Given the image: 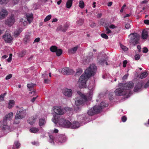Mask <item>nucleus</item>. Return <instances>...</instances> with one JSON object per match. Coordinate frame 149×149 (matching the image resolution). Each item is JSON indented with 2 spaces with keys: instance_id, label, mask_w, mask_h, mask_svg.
I'll return each mask as SVG.
<instances>
[{
  "instance_id": "nucleus-1",
  "label": "nucleus",
  "mask_w": 149,
  "mask_h": 149,
  "mask_svg": "<svg viewBox=\"0 0 149 149\" xmlns=\"http://www.w3.org/2000/svg\"><path fill=\"white\" fill-rule=\"evenodd\" d=\"M94 88V84H90L88 86L89 92L86 95H85L80 92L78 91L77 93L79 95V96L77 97L75 99V105L78 106L82 104L84 102L91 100L92 97L93 91Z\"/></svg>"
},
{
  "instance_id": "nucleus-2",
  "label": "nucleus",
  "mask_w": 149,
  "mask_h": 149,
  "mask_svg": "<svg viewBox=\"0 0 149 149\" xmlns=\"http://www.w3.org/2000/svg\"><path fill=\"white\" fill-rule=\"evenodd\" d=\"M52 120L55 124L58 123L60 125L65 127L76 129L80 126V124L77 121L74 122L72 124L68 120L63 118H60L58 120V117L56 115L54 116L53 118L52 119Z\"/></svg>"
},
{
  "instance_id": "nucleus-3",
  "label": "nucleus",
  "mask_w": 149,
  "mask_h": 149,
  "mask_svg": "<svg viewBox=\"0 0 149 149\" xmlns=\"http://www.w3.org/2000/svg\"><path fill=\"white\" fill-rule=\"evenodd\" d=\"M13 116V113L12 112L6 114L4 117L3 121H0V127H2L3 130L8 129L9 127L8 125L7 122L12 120Z\"/></svg>"
},
{
  "instance_id": "nucleus-4",
  "label": "nucleus",
  "mask_w": 149,
  "mask_h": 149,
  "mask_svg": "<svg viewBox=\"0 0 149 149\" xmlns=\"http://www.w3.org/2000/svg\"><path fill=\"white\" fill-rule=\"evenodd\" d=\"M119 86L120 87H123L125 91H127V94H128L127 97H129L130 95H129L131 92L130 89L132 88L134 86V84L132 81H129L125 83H120L119 84Z\"/></svg>"
},
{
  "instance_id": "nucleus-5",
  "label": "nucleus",
  "mask_w": 149,
  "mask_h": 149,
  "mask_svg": "<svg viewBox=\"0 0 149 149\" xmlns=\"http://www.w3.org/2000/svg\"><path fill=\"white\" fill-rule=\"evenodd\" d=\"M89 77L85 74H82L80 77L78 83V86L81 88H86V81Z\"/></svg>"
},
{
  "instance_id": "nucleus-6",
  "label": "nucleus",
  "mask_w": 149,
  "mask_h": 149,
  "mask_svg": "<svg viewBox=\"0 0 149 149\" xmlns=\"http://www.w3.org/2000/svg\"><path fill=\"white\" fill-rule=\"evenodd\" d=\"M96 66L94 64L90 65L89 67L85 71V74L89 77L95 74L96 70Z\"/></svg>"
},
{
  "instance_id": "nucleus-7",
  "label": "nucleus",
  "mask_w": 149,
  "mask_h": 149,
  "mask_svg": "<svg viewBox=\"0 0 149 149\" xmlns=\"http://www.w3.org/2000/svg\"><path fill=\"white\" fill-rule=\"evenodd\" d=\"M130 37V42L133 45H135L138 43L139 39V36L136 33H132L129 36Z\"/></svg>"
},
{
  "instance_id": "nucleus-8",
  "label": "nucleus",
  "mask_w": 149,
  "mask_h": 149,
  "mask_svg": "<svg viewBox=\"0 0 149 149\" xmlns=\"http://www.w3.org/2000/svg\"><path fill=\"white\" fill-rule=\"evenodd\" d=\"M26 114V110L23 108H21L18 109L15 116L17 118H18L19 119H22L24 118Z\"/></svg>"
},
{
  "instance_id": "nucleus-9",
  "label": "nucleus",
  "mask_w": 149,
  "mask_h": 149,
  "mask_svg": "<svg viewBox=\"0 0 149 149\" xmlns=\"http://www.w3.org/2000/svg\"><path fill=\"white\" fill-rule=\"evenodd\" d=\"M101 107H100L96 106L90 109L87 112L88 114L90 116H92L95 113H98L101 111Z\"/></svg>"
},
{
  "instance_id": "nucleus-10",
  "label": "nucleus",
  "mask_w": 149,
  "mask_h": 149,
  "mask_svg": "<svg viewBox=\"0 0 149 149\" xmlns=\"http://www.w3.org/2000/svg\"><path fill=\"white\" fill-rule=\"evenodd\" d=\"M26 17L27 18H23L20 20V22L22 23V25L25 26L27 24V21H28L29 23H30L33 20V18L32 14L27 15Z\"/></svg>"
},
{
  "instance_id": "nucleus-11",
  "label": "nucleus",
  "mask_w": 149,
  "mask_h": 149,
  "mask_svg": "<svg viewBox=\"0 0 149 149\" xmlns=\"http://www.w3.org/2000/svg\"><path fill=\"white\" fill-rule=\"evenodd\" d=\"M2 38L6 43H12L13 42V38L9 33L6 32L3 35Z\"/></svg>"
},
{
  "instance_id": "nucleus-12",
  "label": "nucleus",
  "mask_w": 149,
  "mask_h": 149,
  "mask_svg": "<svg viewBox=\"0 0 149 149\" xmlns=\"http://www.w3.org/2000/svg\"><path fill=\"white\" fill-rule=\"evenodd\" d=\"M117 88L115 91L114 92L116 95L121 96L127 94V91H125L123 87H120Z\"/></svg>"
},
{
  "instance_id": "nucleus-13",
  "label": "nucleus",
  "mask_w": 149,
  "mask_h": 149,
  "mask_svg": "<svg viewBox=\"0 0 149 149\" xmlns=\"http://www.w3.org/2000/svg\"><path fill=\"white\" fill-rule=\"evenodd\" d=\"M15 22L14 15H12L5 21V24L9 26H12Z\"/></svg>"
},
{
  "instance_id": "nucleus-14",
  "label": "nucleus",
  "mask_w": 149,
  "mask_h": 149,
  "mask_svg": "<svg viewBox=\"0 0 149 149\" xmlns=\"http://www.w3.org/2000/svg\"><path fill=\"white\" fill-rule=\"evenodd\" d=\"M53 110L54 112L56 114L59 115H62L64 113L63 109L60 106H55L52 108V111Z\"/></svg>"
},
{
  "instance_id": "nucleus-15",
  "label": "nucleus",
  "mask_w": 149,
  "mask_h": 149,
  "mask_svg": "<svg viewBox=\"0 0 149 149\" xmlns=\"http://www.w3.org/2000/svg\"><path fill=\"white\" fill-rule=\"evenodd\" d=\"M144 84L143 82H140L136 84L135 85L134 91L136 92L141 91L143 88Z\"/></svg>"
},
{
  "instance_id": "nucleus-16",
  "label": "nucleus",
  "mask_w": 149,
  "mask_h": 149,
  "mask_svg": "<svg viewBox=\"0 0 149 149\" xmlns=\"http://www.w3.org/2000/svg\"><path fill=\"white\" fill-rule=\"evenodd\" d=\"M61 73L64 75H68L73 74L74 71L73 69L66 67L62 69Z\"/></svg>"
},
{
  "instance_id": "nucleus-17",
  "label": "nucleus",
  "mask_w": 149,
  "mask_h": 149,
  "mask_svg": "<svg viewBox=\"0 0 149 149\" xmlns=\"http://www.w3.org/2000/svg\"><path fill=\"white\" fill-rule=\"evenodd\" d=\"M62 93L65 96L70 97L72 95V92L71 89L65 88L63 89Z\"/></svg>"
},
{
  "instance_id": "nucleus-18",
  "label": "nucleus",
  "mask_w": 149,
  "mask_h": 149,
  "mask_svg": "<svg viewBox=\"0 0 149 149\" xmlns=\"http://www.w3.org/2000/svg\"><path fill=\"white\" fill-rule=\"evenodd\" d=\"M8 12L5 9H2L0 11V19H4L8 15Z\"/></svg>"
},
{
  "instance_id": "nucleus-19",
  "label": "nucleus",
  "mask_w": 149,
  "mask_h": 149,
  "mask_svg": "<svg viewBox=\"0 0 149 149\" xmlns=\"http://www.w3.org/2000/svg\"><path fill=\"white\" fill-rule=\"evenodd\" d=\"M69 26V24L68 23L66 24L63 26H60L57 27L56 31H61L63 32H65L66 31Z\"/></svg>"
},
{
  "instance_id": "nucleus-20",
  "label": "nucleus",
  "mask_w": 149,
  "mask_h": 149,
  "mask_svg": "<svg viewBox=\"0 0 149 149\" xmlns=\"http://www.w3.org/2000/svg\"><path fill=\"white\" fill-rule=\"evenodd\" d=\"M100 57L98 56L97 58V63L101 65H104L105 63L107 65H108L105 57L102 56L101 58Z\"/></svg>"
},
{
  "instance_id": "nucleus-21",
  "label": "nucleus",
  "mask_w": 149,
  "mask_h": 149,
  "mask_svg": "<svg viewBox=\"0 0 149 149\" xmlns=\"http://www.w3.org/2000/svg\"><path fill=\"white\" fill-rule=\"evenodd\" d=\"M148 36L149 37V29L148 31L144 30L142 32V38L143 39H146Z\"/></svg>"
},
{
  "instance_id": "nucleus-22",
  "label": "nucleus",
  "mask_w": 149,
  "mask_h": 149,
  "mask_svg": "<svg viewBox=\"0 0 149 149\" xmlns=\"http://www.w3.org/2000/svg\"><path fill=\"white\" fill-rule=\"evenodd\" d=\"M57 139L58 141L61 143L65 142L66 139V137L65 136L62 135L58 136Z\"/></svg>"
},
{
  "instance_id": "nucleus-23",
  "label": "nucleus",
  "mask_w": 149,
  "mask_h": 149,
  "mask_svg": "<svg viewBox=\"0 0 149 149\" xmlns=\"http://www.w3.org/2000/svg\"><path fill=\"white\" fill-rule=\"evenodd\" d=\"M22 30L23 29L22 28H20L15 30L13 33L14 36L15 38L17 37Z\"/></svg>"
},
{
  "instance_id": "nucleus-24",
  "label": "nucleus",
  "mask_w": 149,
  "mask_h": 149,
  "mask_svg": "<svg viewBox=\"0 0 149 149\" xmlns=\"http://www.w3.org/2000/svg\"><path fill=\"white\" fill-rule=\"evenodd\" d=\"M36 118L32 117L28 120V123L31 125H33L35 122Z\"/></svg>"
},
{
  "instance_id": "nucleus-25",
  "label": "nucleus",
  "mask_w": 149,
  "mask_h": 149,
  "mask_svg": "<svg viewBox=\"0 0 149 149\" xmlns=\"http://www.w3.org/2000/svg\"><path fill=\"white\" fill-rule=\"evenodd\" d=\"M78 47V46H76L72 48L69 49L68 50L69 52L71 54L75 53Z\"/></svg>"
},
{
  "instance_id": "nucleus-26",
  "label": "nucleus",
  "mask_w": 149,
  "mask_h": 149,
  "mask_svg": "<svg viewBox=\"0 0 149 149\" xmlns=\"http://www.w3.org/2000/svg\"><path fill=\"white\" fill-rule=\"evenodd\" d=\"M74 0H68L67 1L66 5V7L68 8H70L72 6V2Z\"/></svg>"
},
{
  "instance_id": "nucleus-27",
  "label": "nucleus",
  "mask_w": 149,
  "mask_h": 149,
  "mask_svg": "<svg viewBox=\"0 0 149 149\" xmlns=\"http://www.w3.org/2000/svg\"><path fill=\"white\" fill-rule=\"evenodd\" d=\"M46 121L45 119L41 118L39 119V124L40 127L44 125L46 123Z\"/></svg>"
},
{
  "instance_id": "nucleus-28",
  "label": "nucleus",
  "mask_w": 149,
  "mask_h": 149,
  "mask_svg": "<svg viewBox=\"0 0 149 149\" xmlns=\"http://www.w3.org/2000/svg\"><path fill=\"white\" fill-rule=\"evenodd\" d=\"M14 105V101L13 100H10L8 104V108L9 109L12 108Z\"/></svg>"
},
{
  "instance_id": "nucleus-29",
  "label": "nucleus",
  "mask_w": 149,
  "mask_h": 149,
  "mask_svg": "<svg viewBox=\"0 0 149 149\" xmlns=\"http://www.w3.org/2000/svg\"><path fill=\"white\" fill-rule=\"evenodd\" d=\"M39 130L38 128L33 127L30 129V131L32 133H36L38 132Z\"/></svg>"
},
{
  "instance_id": "nucleus-30",
  "label": "nucleus",
  "mask_w": 149,
  "mask_h": 149,
  "mask_svg": "<svg viewBox=\"0 0 149 149\" xmlns=\"http://www.w3.org/2000/svg\"><path fill=\"white\" fill-rule=\"evenodd\" d=\"M20 146V144L18 142V141L15 142L14 144L13 147V149H15L19 147Z\"/></svg>"
},
{
  "instance_id": "nucleus-31",
  "label": "nucleus",
  "mask_w": 149,
  "mask_h": 149,
  "mask_svg": "<svg viewBox=\"0 0 149 149\" xmlns=\"http://www.w3.org/2000/svg\"><path fill=\"white\" fill-rule=\"evenodd\" d=\"M79 6L81 8H84L85 6L83 0H80L79 1Z\"/></svg>"
},
{
  "instance_id": "nucleus-32",
  "label": "nucleus",
  "mask_w": 149,
  "mask_h": 149,
  "mask_svg": "<svg viewBox=\"0 0 149 149\" xmlns=\"http://www.w3.org/2000/svg\"><path fill=\"white\" fill-rule=\"evenodd\" d=\"M98 106L99 107H101V110L104 107H107V104L106 103H104V102H102L100 104V106Z\"/></svg>"
},
{
  "instance_id": "nucleus-33",
  "label": "nucleus",
  "mask_w": 149,
  "mask_h": 149,
  "mask_svg": "<svg viewBox=\"0 0 149 149\" xmlns=\"http://www.w3.org/2000/svg\"><path fill=\"white\" fill-rule=\"evenodd\" d=\"M84 22V19H80L77 21V23L78 26H81L83 24Z\"/></svg>"
},
{
  "instance_id": "nucleus-34",
  "label": "nucleus",
  "mask_w": 149,
  "mask_h": 149,
  "mask_svg": "<svg viewBox=\"0 0 149 149\" xmlns=\"http://www.w3.org/2000/svg\"><path fill=\"white\" fill-rule=\"evenodd\" d=\"M57 49V47L55 46H53L51 47L50 48L51 51L53 52H55Z\"/></svg>"
},
{
  "instance_id": "nucleus-35",
  "label": "nucleus",
  "mask_w": 149,
  "mask_h": 149,
  "mask_svg": "<svg viewBox=\"0 0 149 149\" xmlns=\"http://www.w3.org/2000/svg\"><path fill=\"white\" fill-rule=\"evenodd\" d=\"M147 75V73L146 72L142 73L140 75V78L141 79L145 77Z\"/></svg>"
},
{
  "instance_id": "nucleus-36",
  "label": "nucleus",
  "mask_w": 149,
  "mask_h": 149,
  "mask_svg": "<svg viewBox=\"0 0 149 149\" xmlns=\"http://www.w3.org/2000/svg\"><path fill=\"white\" fill-rule=\"evenodd\" d=\"M56 52V54L57 56H60L62 53V51L60 49H57L55 52Z\"/></svg>"
},
{
  "instance_id": "nucleus-37",
  "label": "nucleus",
  "mask_w": 149,
  "mask_h": 149,
  "mask_svg": "<svg viewBox=\"0 0 149 149\" xmlns=\"http://www.w3.org/2000/svg\"><path fill=\"white\" fill-rule=\"evenodd\" d=\"M19 119V118H17L16 116H15V118L14 122V123L15 124H19L20 122Z\"/></svg>"
},
{
  "instance_id": "nucleus-38",
  "label": "nucleus",
  "mask_w": 149,
  "mask_h": 149,
  "mask_svg": "<svg viewBox=\"0 0 149 149\" xmlns=\"http://www.w3.org/2000/svg\"><path fill=\"white\" fill-rule=\"evenodd\" d=\"M35 84H33L32 83L28 84L27 85V87L30 89H31L35 86Z\"/></svg>"
},
{
  "instance_id": "nucleus-39",
  "label": "nucleus",
  "mask_w": 149,
  "mask_h": 149,
  "mask_svg": "<svg viewBox=\"0 0 149 149\" xmlns=\"http://www.w3.org/2000/svg\"><path fill=\"white\" fill-rule=\"evenodd\" d=\"M9 0H0V4H6L8 2Z\"/></svg>"
},
{
  "instance_id": "nucleus-40",
  "label": "nucleus",
  "mask_w": 149,
  "mask_h": 149,
  "mask_svg": "<svg viewBox=\"0 0 149 149\" xmlns=\"http://www.w3.org/2000/svg\"><path fill=\"white\" fill-rule=\"evenodd\" d=\"M26 53V51H22L20 52L19 54V57H22Z\"/></svg>"
},
{
  "instance_id": "nucleus-41",
  "label": "nucleus",
  "mask_w": 149,
  "mask_h": 149,
  "mask_svg": "<svg viewBox=\"0 0 149 149\" xmlns=\"http://www.w3.org/2000/svg\"><path fill=\"white\" fill-rule=\"evenodd\" d=\"M82 72V70L80 68L78 69L77 70L76 72V74L77 75H79Z\"/></svg>"
},
{
  "instance_id": "nucleus-42",
  "label": "nucleus",
  "mask_w": 149,
  "mask_h": 149,
  "mask_svg": "<svg viewBox=\"0 0 149 149\" xmlns=\"http://www.w3.org/2000/svg\"><path fill=\"white\" fill-rule=\"evenodd\" d=\"M52 16L51 15H49L47 16L44 19V21L46 22L49 20L51 18Z\"/></svg>"
},
{
  "instance_id": "nucleus-43",
  "label": "nucleus",
  "mask_w": 149,
  "mask_h": 149,
  "mask_svg": "<svg viewBox=\"0 0 149 149\" xmlns=\"http://www.w3.org/2000/svg\"><path fill=\"white\" fill-rule=\"evenodd\" d=\"M30 37L26 35L24 39V41L26 42H27L30 40Z\"/></svg>"
},
{
  "instance_id": "nucleus-44",
  "label": "nucleus",
  "mask_w": 149,
  "mask_h": 149,
  "mask_svg": "<svg viewBox=\"0 0 149 149\" xmlns=\"http://www.w3.org/2000/svg\"><path fill=\"white\" fill-rule=\"evenodd\" d=\"M6 95V93H4L0 95V101L4 100V98Z\"/></svg>"
},
{
  "instance_id": "nucleus-45",
  "label": "nucleus",
  "mask_w": 149,
  "mask_h": 149,
  "mask_svg": "<svg viewBox=\"0 0 149 149\" xmlns=\"http://www.w3.org/2000/svg\"><path fill=\"white\" fill-rule=\"evenodd\" d=\"M120 47L122 49H123L124 51H127L128 50V48L124 46L123 45H120Z\"/></svg>"
},
{
  "instance_id": "nucleus-46",
  "label": "nucleus",
  "mask_w": 149,
  "mask_h": 149,
  "mask_svg": "<svg viewBox=\"0 0 149 149\" xmlns=\"http://www.w3.org/2000/svg\"><path fill=\"white\" fill-rule=\"evenodd\" d=\"M140 56L139 54H136L134 56L135 59L136 60H138L139 59Z\"/></svg>"
},
{
  "instance_id": "nucleus-47",
  "label": "nucleus",
  "mask_w": 149,
  "mask_h": 149,
  "mask_svg": "<svg viewBox=\"0 0 149 149\" xmlns=\"http://www.w3.org/2000/svg\"><path fill=\"white\" fill-rule=\"evenodd\" d=\"M101 36L102 38L105 39H108V36L106 34L104 33L102 34H101Z\"/></svg>"
},
{
  "instance_id": "nucleus-48",
  "label": "nucleus",
  "mask_w": 149,
  "mask_h": 149,
  "mask_svg": "<svg viewBox=\"0 0 149 149\" xmlns=\"http://www.w3.org/2000/svg\"><path fill=\"white\" fill-rule=\"evenodd\" d=\"M90 54L92 56L91 57L90 56L87 57L88 59H86L87 62H88L91 59V58H92V56H93V54L91 52L90 53Z\"/></svg>"
},
{
  "instance_id": "nucleus-49",
  "label": "nucleus",
  "mask_w": 149,
  "mask_h": 149,
  "mask_svg": "<svg viewBox=\"0 0 149 149\" xmlns=\"http://www.w3.org/2000/svg\"><path fill=\"white\" fill-rule=\"evenodd\" d=\"M12 75L11 74H8V75H7L6 76V78H5L6 79L8 80V79H10L12 77Z\"/></svg>"
},
{
  "instance_id": "nucleus-50",
  "label": "nucleus",
  "mask_w": 149,
  "mask_h": 149,
  "mask_svg": "<svg viewBox=\"0 0 149 149\" xmlns=\"http://www.w3.org/2000/svg\"><path fill=\"white\" fill-rule=\"evenodd\" d=\"M128 76H129V74H125L123 77L122 79L123 80H125L127 79L128 77Z\"/></svg>"
},
{
  "instance_id": "nucleus-51",
  "label": "nucleus",
  "mask_w": 149,
  "mask_h": 149,
  "mask_svg": "<svg viewBox=\"0 0 149 149\" xmlns=\"http://www.w3.org/2000/svg\"><path fill=\"white\" fill-rule=\"evenodd\" d=\"M32 144L35 146H38L39 145V143L38 141H34L32 142Z\"/></svg>"
},
{
  "instance_id": "nucleus-52",
  "label": "nucleus",
  "mask_w": 149,
  "mask_h": 149,
  "mask_svg": "<svg viewBox=\"0 0 149 149\" xmlns=\"http://www.w3.org/2000/svg\"><path fill=\"white\" fill-rule=\"evenodd\" d=\"M130 25L128 23L126 24L125 25V28L127 29H128L130 27Z\"/></svg>"
},
{
  "instance_id": "nucleus-53",
  "label": "nucleus",
  "mask_w": 149,
  "mask_h": 149,
  "mask_svg": "<svg viewBox=\"0 0 149 149\" xmlns=\"http://www.w3.org/2000/svg\"><path fill=\"white\" fill-rule=\"evenodd\" d=\"M106 33L107 34H109L111 33V31L108 28H106Z\"/></svg>"
},
{
  "instance_id": "nucleus-54",
  "label": "nucleus",
  "mask_w": 149,
  "mask_h": 149,
  "mask_svg": "<svg viewBox=\"0 0 149 149\" xmlns=\"http://www.w3.org/2000/svg\"><path fill=\"white\" fill-rule=\"evenodd\" d=\"M121 120L123 122H125L127 120V118L125 116H123L121 118Z\"/></svg>"
},
{
  "instance_id": "nucleus-55",
  "label": "nucleus",
  "mask_w": 149,
  "mask_h": 149,
  "mask_svg": "<svg viewBox=\"0 0 149 149\" xmlns=\"http://www.w3.org/2000/svg\"><path fill=\"white\" fill-rule=\"evenodd\" d=\"M149 86V80H148L144 86V88H147Z\"/></svg>"
},
{
  "instance_id": "nucleus-56",
  "label": "nucleus",
  "mask_w": 149,
  "mask_h": 149,
  "mask_svg": "<svg viewBox=\"0 0 149 149\" xmlns=\"http://www.w3.org/2000/svg\"><path fill=\"white\" fill-rule=\"evenodd\" d=\"M49 82V80L47 79H45L44 80V82L45 84H48Z\"/></svg>"
},
{
  "instance_id": "nucleus-57",
  "label": "nucleus",
  "mask_w": 149,
  "mask_h": 149,
  "mask_svg": "<svg viewBox=\"0 0 149 149\" xmlns=\"http://www.w3.org/2000/svg\"><path fill=\"white\" fill-rule=\"evenodd\" d=\"M148 49L147 48L144 47L143 49V53H146L148 52Z\"/></svg>"
},
{
  "instance_id": "nucleus-58",
  "label": "nucleus",
  "mask_w": 149,
  "mask_h": 149,
  "mask_svg": "<svg viewBox=\"0 0 149 149\" xmlns=\"http://www.w3.org/2000/svg\"><path fill=\"white\" fill-rule=\"evenodd\" d=\"M29 94L30 95V96H34L35 94V92L34 91H32L31 92H30L29 93Z\"/></svg>"
},
{
  "instance_id": "nucleus-59",
  "label": "nucleus",
  "mask_w": 149,
  "mask_h": 149,
  "mask_svg": "<svg viewBox=\"0 0 149 149\" xmlns=\"http://www.w3.org/2000/svg\"><path fill=\"white\" fill-rule=\"evenodd\" d=\"M109 28L111 29H113L116 28L114 25L113 24H111L109 26Z\"/></svg>"
},
{
  "instance_id": "nucleus-60",
  "label": "nucleus",
  "mask_w": 149,
  "mask_h": 149,
  "mask_svg": "<svg viewBox=\"0 0 149 149\" xmlns=\"http://www.w3.org/2000/svg\"><path fill=\"white\" fill-rule=\"evenodd\" d=\"M127 63V61L126 60L124 61L123 62V67H125L126 66V65Z\"/></svg>"
},
{
  "instance_id": "nucleus-61",
  "label": "nucleus",
  "mask_w": 149,
  "mask_h": 149,
  "mask_svg": "<svg viewBox=\"0 0 149 149\" xmlns=\"http://www.w3.org/2000/svg\"><path fill=\"white\" fill-rule=\"evenodd\" d=\"M48 76L47 74V73L46 72H45L43 74L42 77L43 78H45L46 77Z\"/></svg>"
},
{
  "instance_id": "nucleus-62",
  "label": "nucleus",
  "mask_w": 149,
  "mask_h": 149,
  "mask_svg": "<svg viewBox=\"0 0 149 149\" xmlns=\"http://www.w3.org/2000/svg\"><path fill=\"white\" fill-rule=\"evenodd\" d=\"M38 97V96L37 95L36 97H33L32 99L31 100V101L32 102H33L36 100V98Z\"/></svg>"
},
{
  "instance_id": "nucleus-63",
  "label": "nucleus",
  "mask_w": 149,
  "mask_h": 149,
  "mask_svg": "<svg viewBox=\"0 0 149 149\" xmlns=\"http://www.w3.org/2000/svg\"><path fill=\"white\" fill-rule=\"evenodd\" d=\"M144 23L146 24H149V20H145L144 21Z\"/></svg>"
},
{
  "instance_id": "nucleus-64",
  "label": "nucleus",
  "mask_w": 149,
  "mask_h": 149,
  "mask_svg": "<svg viewBox=\"0 0 149 149\" xmlns=\"http://www.w3.org/2000/svg\"><path fill=\"white\" fill-rule=\"evenodd\" d=\"M40 39L39 38H37L34 40L33 43L35 42H38L40 41Z\"/></svg>"
}]
</instances>
